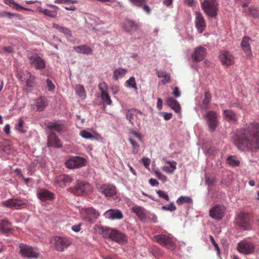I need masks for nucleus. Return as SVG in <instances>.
Segmentation results:
<instances>
[{
	"label": "nucleus",
	"instance_id": "61",
	"mask_svg": "<svg viewBox=\"0 0 259 259\" xmlns=\"http://www.w3.org/2000/svg\"><path fill=\"white\" fill-rule=\"evenodd\" d=\"M152 254L155 257H159L161 255V253L160 250L158 248H155L153 250Z\"/></svg>",
	"mask_w": 259,
	"mask_h": 259
},
{
	"label": "nucleus",
	"instance_id": "15",
	"mask_svg": "<svg viewBox=\"0 0 259 259\" xmlns=\"http://www.w3.org/2000/svg\"><path fill=\"white\" fill-rule=\"evenodd\" d=\"M72 181L73 178L71 176L61 174L55 178L54 185L61 188H64L68 184L71 183Z\"/></svg>",
	"mask_w": 259,
	"mask_h": 259
},
{
	"label": "nucleus",
	"instance_id": "39",
	"mask_svg": "<svg viewBox=\"0 0 259 259\" xmlns=\"http://www.w3.org/2000/svg\"><path fill=\"white\" fill-rule=\"evenodd\" d=\"M76 94L80 97L85 98L86 97V92L82 85L77 84L74 88Z\"/></svg>",
	"mask_w": 259,
	"mask_h": 259
},
{
	"label": "nucleus",
	"instance_id": "14",
	"mask_svg": "<svg viewBox=\"0 0 259 259\" xmlns=\"http://www.w3.org/2000/svg\"><path fill=\"white\" fill-rule=\"evenodd\" d=\"M28 60L31 66L36 69H42L46 67L45 61L37 54L29 57Z\"/></svg>",
	"mask_w": 259,
	"mask_h": 259
},
{
	"label": "nucleus",
	"instance_id": "27",
	"mask_svg": "<svg viewBox=\"0 0 259 259\" xmlns=\"http://www.w3.org/2000/svg\"><path fill=\"white\" fill-rule=\"evenodd\" d=\"M132 211L136 214L142 221H146V210L143 207L135 206L132 208Z\"/></svg>",
	"mask_w": 259,
	"mask_h": 259
},
{
	"label": "nucleus",
	"instance_id": "41",
	"mask_svg": "<svg viewBox=\"0 0 259 259\" xmlns=\"http://www.w3.org/2000/svg\"><path fill=\"white\" fill-rule=\"evenodd\" d=\"M4 3L6 5H9L10 7H12V8L17 11H19L20 10H27L26 9L23 8V7L18 5L17 3L14 2L13 0H4Z\"/></svg>",
	"mask_w": 259,
	"mask_h": 259
},
{
	"label": "nucleus",
	"instance_id": "29",
	"mask_svg": "<svg viewBox=\"0 0 259 259\" xmlns=\"http://www.w3.org/2000/svg\"><path fill=\"white\" fill-rule=\"evenodd\" d=\"M134 6L142 8L147 13L151 12L150 8L146 4V0H130Z\"/></svg>",
	"mask_w": 259,
	"mask_h": 259
},
{
	"label": "nucleus",
	"instance_id": "1",
	"mask_svg": "<svg viewBox=\"0 0 259 259\" xmlns=\"http://www.w3.org/2000/svg\"><path fill=\"white\" fill-rule=\"evenodd\" d=\"M240 150L255 152L259 150V124L251 123L237 130L232 138Z\"/></svg>",
	"mask_w": 259,
	"mask_h": 259
},
{
	"label": "nucleus",
	"instance_id": "54",
	"mask_svg": "<svg viewBox=\"0 0 259 259\" xmlns=\"http://www.w3.org/2000/svg\"><path fill=\"white\" fill-rule=\"evenodd\" d=\"M99 89L101 92V94L107 93V90L108 89L107 85L105 82H101L98 85Z\"/></svg>",
	"mask_w": 259,
	"mask_h": 259
},
{
	"label": "nucleus",
	"instance_id": "56",
	"mask_svg": "<svg viewBox=\"0 0 259 259\" xmlns=\"http://www.w3.org/2000/svg\"><path fill=\"white\" fill-rule=\"evenodd\" d=\"M47 85L50 91H53L55 89V85L53 82L49 78L47 79Z\"/></svg>",
	"mask_w": 259,
	"mask_h": 259
},
{
	"label": "nucleus",
	"instance_id": "17",
	"mask_svg": "<svg viewBox=\"0 0 259 259\" xmlns=\"http://www.w3.org/2000/svg\"><path fill=\"white\" fill-rule=\"evenodd\" d=\"M100 192L103 194L106 197H112L116 195V187L110 184H104L99 189Z\"/></svg>",
	"mask_w": 259,
	"mask_h": 259
},
{
	"label": "nucleus",
	"instance_id": "8",
	"mask_svg": "<svg viewBox=\"0 0 259 259\" xmlns=\"http://www.w3.org/2000/svg\"><path fill=\"white\" fill-rule=\"evenodd\" d=\"M156 242L167 248L174 250L176 247V244L173 239L164 234H158L154 236Z\"/></svg>",
	"mask_w": 259,
	"mask_h": 259
},
{
	"label": "nucleus",
	"instance_id": "5",
	"mask_svg": "<svg viewBox=\"0 0 259 259\" xmlns=\"http://www.w3.org/2000/svg\"><path fill=\"white\" fill-rule=\"evenodd\" d=\"M81 217L86 222L93 223L100 215L93 207L83 208L80 210Z\"/></svg>",
	"mask_w": 259,
	"mask_h": 259
},
{
	"label": "nucleus",
	"instance_id": "59",
	"mask_svg": "<svg viewBox=\"0 0 259 259\" xmlns=\"http://www.w3.org/2000/svg\"><path fill=\"white\" fill-rule=\"evenodd\" d=\"M205 182L207 185H212L216 182V179L215 178L206 177Z\"/></svg>",
	"mask_w": 259,
	"mask_h": 259
},
{
	"label": "nucleus",
	"instance_id": "20",
	"mask_svg": "<svg viewBox=\"0 0 259 259\" xmlns=\"http://www.w3.org/2000/svg\"><path fill=\"white\" fill-rule=\"evenodd\" d=\"M195 24L199 33H202L206 28L205 20L200 12L195 13Z\"/></svg>",
	"mask_w": 259,
	"mask_h": 259
},
{
	"label": "nucleus",
	"instance_id": "35",
	"mask_svg": "<svg viewBox=\"0 0 259 259\" xmlns=\"http://www.w3.org/2000/svg\"><path fill=\"white\" fill-rule=\"evenodd\" d=\"M74 50L78 53L84 54H91L92 53V50L87 45H80L79 46L74 47Z\"/></svg>",
	"mask_w": 259,
	"mask_h": 259
},
{
	"label": "nucleus",
	"instance_id": "50",
	"mask_svg": "<svg viewBox=\"0 0 259 259\" xmlns=\"http://www.w3.org/2000/svg\"><path fill=\"white\" fill-rule=\"evenodd\" d=\"M161 209L163 210H168L173 211L176 210L177 208L173 202H171L168 205H164Z\"/></svg>",
	"mask_w": 259,
	"mask_h": 259
},
{
	"label": "nucleus",
	"instance_id": "33",
	"mask_svg": "<svg viewBox=\"0 0 259 259\" xmlns=\"http://www.w3.org/2000/svg\"><path fill=\"white\" fill-rule=\"evenodd\" d=\"M47 127L51 131H55L58 133L64 132L65 130L64 125L58 122L50 123Z\"/></svg>",
	"mask_w": 259,
	"mask_h": 259
},
{
	"label": "nucleus",
	"instance_id": "43",
	"mask_svg": "<svg viewBox=\"0 0 259 259\" xmlns=\"http://www.w3.org/2000/svg\"><path fill=\"white\" fill-rule=\"evenodd\" d=\"M138 113L142 114V112L136 109H131L127 113L126 117L132 124H133L132 120L134 119V116H136Z\"/></svg>",
	"mask_w": 259,
	"mask_h": 259
},
{
	"label": "nucleus",
	"instance_id": "21",
	"mask_svg": "<svg viewBox=\"0 0 259 259\" xmlns=\"http://www.w3.org/2000/svg\"><path fill=\"white\" fill-rule=\"evenodd\" d=\"M219 59L223 65L230 66L234 62V57L228 51H222L219 55Z\"/></svg>",
	"mask_w": 259,
	"mask_h": 259
},
{
	"label": "nucleus",
	"instance_id": "24",
	"mask_svg": "<svg viewBox=\"0 0 259 259\" xmlns=\"http://www.w3.org/2000/svg\"><path fill=\"white\" fill-rule=\"evenodd\" d=\"M251 41L249 37L245 36L243 38L241 44V48L247 57H250L252 54L250 47Z\"/></svg>",
	"mask_w": 259,
	"mask_h": 259
},
{
	"label": "nucleus",
	"instance_id": "4",
	"mask_svg": "<svg viewBox=\"0 0 259 259\" xmlns=\"http://www.w3.org/2000/svg\"><path fill=\"white\" fill-rule=\"evenodd\" d=\"M67 191L77 196L88 195L92 192V187L89 183L78 180L75 185L68 188Z\"/></svg>",
	"mask_w": 259,
	"mask_h": 259
},
{
	"label": "nucleus",
	"instance_id": "58",
	"mask_svg": "<svg viewBox=\"0 0 259 259\" xmlns=\"http://www.w3.org/2000/svg\"><path fill=\"white\" fill-rule=\"evenodd\" d=\"M209 238H210V240L212 244L214 246V247L215 248V249L217 251L218 253H219V252H220V249H219V247L218 244L215 241V240H214L213 237H212V236L210 235L209 236Z\"/></svg>",
	"mask_w": 259,
	"mask_h": 259
},
{
	"label": "nucleus",
	"instance_id": "3",
	"mask_svg": "<svg viewBox=\"0 0 259 259\" xmlns=\"http://www.w3.org/2000/svg\"><path fill=\"white\" fill-rule=\"evenodd\" d=\"M201 7L205 14L210 18H215L219 12V3L217 0H204Z\"/></svg>",
	"mask_w": 259,
	"mask_h": 259
},
{
	"label": "nucleus",
	"instance_id": "46",
	"mask_svg": "<svg viewBox=\"0 0 259 259\" xmlns=\"http://www.w3.org/2000/svg\"><path fill=\"white\" fill-rule=\"evenodd\" d=\"M228 163L231 166H236L239 164V161L234 156H230L227 158Z\"/></svg>",
	"mask_w": 259,
	"mask_h": 259
},
{
	"label": "nucleus",
	"instance_id": "38",
	"mask_svg": "<svg viewBox=\"0 0 259 259\" xmlns=\"http://www.w3.org/2000/svg\"><path fill=\"white\" fill-rule=\"evenodd\" d=\"M126 69L119 68L114 71L113 78L117 80L118 79V78L122 77L126 73Z\"/></svg>",
	"mask_w": 259,
	"mask_h": 259
},
{
	"label": "nucleus",
	"instance_id": "44",
	"mask_svg": "<svg viewBox=\"0 0 259 259\" xmlns=\"http://www.w3.org/2000/svg\"><path fill=\"white\" fill-rule=\"evenodd\" d=\"M40 12L45 15L51 18H56L57 15V12L56 10H51L47 9H41Z\"/></svg>",
	"mask_w": 259,
	"mask_h": 259
},
{
	"label": "nucleus",
	"instance_id": "57",
	"mask_svg": "<svg viewBox=\"0 0 259 259\" xmlns=\"http://www.w3.org/2000/svg\"><path fill=\"white\" fill-rule=\"evenodd\" d=\"M142 162L146 168H149L151 160L149 158L144 157L142 159Z\"/></svg>",
	"mask_w": 259,
	"mask_h": 259
},
{
	"label": "nucleus",
	"instance_id": "11",
	"mask_svg": "<svg viewBox=\"0 0 259 259\" xmlns=\"http://www.w3.org/2000/svg\"><path fill=\"white\" fill-rule=\"evenodd\" d=\"M19 248L20 253L23 257L36 258L39 255L35 249L29 245L21 243L19 245Z\"/></svg>",
	"mask_w": 259,
	"mask_h": 259
},
{
	"label": "nucleus",
	"instance_id": "31",
	"mask_svg": "<svg viewBox=\"0 0 259 259\" xmlns=\"http://www.w3.org/2000/svg\"><path fill=\"white\" fill-rule=\"evenodd\" d=\"M167 104L170 107L176 112L179 113L181 108L179 103L171 97H169L166 99Z\"/></svg>",
	"mask_w": 259,
	"mask_h": 259
},
{
	"label": "nucleus",
	"instance_id": "10",
	"mask_svg": "<svg viewBox=\"0 0 259 259\" xmlns=\"http://www.w3.org/2000/svg\"><path fill=\"white\" fill-rule=\"evenodd\" d=\"M135 138H136L139 141H142V139L141 135L134 130H130L128 133V140L132 146L133 153L136 154L140 150V145L135 140Z\"/></svg>",
	"mask_w": 259,
	"mask_h": 259
},
{
	"label": "nucleus",
	"instance_id": "18",
	"mask_svg": "<svg viewBox=\"0 0 259 259\" xmlns=\"http://www.w3.org/2000/svg\"><path fill=\"white\" fill-rule=\"evenodd\" d=\"M206 55V49L200 46L196 48L192 55V59L194 62L202 61Z\"/></svg>",
	"mask_w": 259,
	"mask_h": 259
},
{
	"label": "nucleus",
	"instance_id": "28",
	"mask_svg": "<svg viewBox=\"0 0 259 259\" xmlns=\"http://www.w3.org/2000/svg\"><path fill=\"white\" fill-rule=\"evenodd\" d=\"M139 26L134 21L131 20H125L123 23L122 28L126 32L135 31L138 29Z\"/></svg>",
	"mask_w": 259,
	"mask_h": 259
},
{
	"label": "nucleus",
	"instance_id": "32",
	"mask_svg": "<svg viewBox=\"0 0 259 259\" xmlns=\"http://www.w3.org/2000/svg\"><path fill=\"white\" fill-rule=\"evenodd\" d=\"M35 105L37 111H43L48 105V101L46 98L40 97L35 100Z\"/></svg>",
	"mask_w": 259,
	"mask_h": 259
},
{
	"label": "nucleus",
	"instance_id": "37",
	"mask_svg": "<svg viewBox=\"0 0 259 259\" xmlns=\"http://www.w3.org/2000/svg\"><path fill=\"white\" fill-rule=\"evenodd\" d=\"M167 163H168L170 166H164L162 167V170L167 174H171L176 169V166L177 163L175 161H168L167 162Z\"/></svg>",
	"mask_w": 259,
	"mask_h": 259
},
{
	"label": "nucleus",
	"instance_id": "36",
	"mask_svg": "<svg viewBox=\"0 0 259 259\" xmlns=\"http://www.w3.org/2000/svg\"><path fill=\"white\" fill-rule=\"evenodd\" d=\"M223 114L227 121H236L237 120L236 114L232 110H224Z\"/></svg>",
	"mask_w": 259,
	"mask_h": 259
},
{
	"label": "nucleus",
	"instance_id": "34",
	"mask_svg": "<svg viewBox=\"0 0 259 259\" xmlns=\"http://www.w3.org/2000/svg\"><path fill=\"white\" fill-rule=\"evenodd\" d=\"M12 226L11 223H10L7 220H0V232L8 233H9L11 230V227Z\"/></svg>",
	"mask_w": 259,
	"mask_h": 259
},
{
	"label": "nucleus",
	"instance_id": "25",
	"mask_svg": "<svg viewBox=\"0 0 259 259\" xmlns=\"http://www.w3.org/2000/svg\"><path fill=\"white\" fill-rule=\"evenodd\" d=\"M47 144L49 147L54 148H61L62 147L60 140L53 132H52L49 136Z\"/></svg>",
	"mask_w": 259,
	"mask_h": 259
},
{
	"label": "nucleus",
	"instance_id": "48",
	"mask_svg": "<svg viewBox=\"0 0 259 259\" xmlns=\"http://www.w3.org/2000/svg\"><path fill=\"white\" fill-rule=\"evenodd\" d=\"M101 99L103 100L104 103H106L107 105H111L112 103V101L110 99V97L109 94L107 93L101 94Z\"/></svg>",
	"mask_w": 259,
	"mask_h": 259
},
{
	"label": "nucleus",
	"instance_id": "23",
	"mask_svg": "<svg viewBox=\"0 0 259 259\" xmlns=\"http://www.w3.org/2000/svg\"><path fill=\"white\" fill-rule=\"evenodd\" d=\"M3 204L10 208H17L25 205V202L21 199L12 198L4 201Z\"/></svg>",
	"mask_w": 259,
	"mask_h": 259
},
{
	"label": "nucleus",
	"instance_id": "62",
	"mask_svg": "<svg viewBox=\"0 0 259 259\" xmlns=\"http://www.w3.org/2000/svg\"><path fill=\"white\" fill-rule=\"evenodd\" d=\"M172 94L173 96L176 98L179 97L181 95V93L178 87H175L173 89V92Z\"/></svg>",
	"mask_w": 259,
	"mask_h": 259
},
{
	"label": "nucleus",
	"instance_id": "53",
	"mask_svg": "<svg viewBox=\"0 0 259 259\" xmlns=\"http://www.w3.org/2000/svg\"><path fill=\"white\" fill-rule=\"evenodd\" d=\"M154 174L156 177L162 182H165L167 180V177L159 170H155Z\"/></svg>",
	"mask_w": 259,
	"mask_h": 259
},
{
	"label": "nucleus",
	"instance_id": "55",
	"mask_svg": "<svg viewBox=\"0 0 259 259\" xmlns=\"http://www.w3.org/2000/svg\"><path fill=\"white\" fill-rule=\"evenodd\" d=\"M157 193L160 197L163 198L166 201H168L169 197L168 195L162 190H158L157 191Z\"/></svg>",
	"mask_w": 259,
	"mask_h": 259
},
{
	"label": "nucleus",
	"instance_id": "47",
	"mask_svg": "<svg viewBox=\"0 0 259 259\" xmlns=\"http://www.w3.org/2000/svg\"><path fill=\"white\" fill-rule=\"evenodd\" d=\"M60 32L64 34V35L66 36L67 38L70 41L74 40L73 37L71 34V32L69 29L63 27Z\"/></svg>",
	"mask_w": 259,
	"mask_h": 259
},
{
	"label": "nucleus",
	"instance_id": "40",
	"mask_svg": "<svg viewBox=\"0 0 259 259\" xmlns=\"http://www.w3.org/2000/svg\"><path fill=\"white\" fill-rule=\"evenodd\" d=\"M193 200L192 198L188 196H182L180 197L177 200V203L179 205H182L184 203H188V204H191L192 203Z\"/></svg>",
	"mask_w": 259,
	"mask_h": 259
},
{
	"label": "nucleus",
	"instance_id": "60",
	"mask_svg": "<svg viewBox=\"0 0 259 259\" xmlns=\"http://www.w3.org/2000/svg\"><path fill=\"white\" fill-rule=\"evenodd\" d=\"M163 80L161 81L162 84H165L170 82V75L169 73H167L166 75L163 77Z\"/></svg>",
	"mask_w": 259,
	"mask_h": 259
},
{
	"label": "nucleus",
	"instance_id": "42",
	"mask_svg": "<svg viewBox=\"0 0 259 259\" xmlns=\"http://www.w3.org/2000/svg\"><path fill=\"white\" fill-rule=\"evenodd\" d=\"M211 99V96L210 93L206 92L204 94V98L202 101L203 108L206 109L208 108V105Z\"/></svg>",
	"mask_w": 259,
	"mask_h": 259
},
{
	"label": "nucleus",
	"instance_id": "26",
	"mask_svg": "<svg viewBox=\"0 0 259 259\" xmlns=\"http://www.w3.org/2000/svg\"><path fill=\"white\" fill-rule=\"evenodd\" d=\"M104 215L106 218L111 220L121 219L123 218V215L120 211L112 209L106 211Z\"/></svg>",
	"mask_w": 259,
	"mask_h": 259
},
{
	"label": "nucleus",
	"instance_id": "16",
	"mask_svg": "<svg viewBox=\"0 0 259 259\" xmlns=\"http://www.w3.org/2000/svg\"><path fill=\"white\" fill-rule=\"evenodd\" d=\"M54 241L55 243V248L57 250L59 251H63L65 248L68 247L71 243L68 239L60 236L55 237Z\"/></svg>",
	"mask_w": 259,
	"mask_h": 259
},
{
	"label": "nucleus",
	"instance_id": "6",
	"mask_svg": "<svg viewBox=\"0 0 259 259\" xmlns=\"http://www.w3.org/2000/svg\"><path fill=\"white\" fill-rule=\"evenodd\" d=\"M251 222L249 214L244 211L240 212L236 218V224L242 230L248 229Z\"/></svg>",
	"mask_w": 259,
	"mask_h": 259
},
{
	"label": "nucleus",
	"instance_id": "52",
	"mask_svg": "<svg viewBox=\"0 0 259 259\" xmlns=\"http://www.w3.org/2000/svg\"><path fill=\"white\" fill-rule=\"evenodd\" d=\"M80 135L85 139H92L94 138V136L91 133L85 130L80 131Z\"/></svg>",
	"mask_w": 259,
	"mask_h": 259
},
{
	"label": "nucleus",
	"instance_id": "9",
	"mask_svg": "<svg viewBox=\"0 0 259 259\" xmlns=\"http://www.w3.org/2000/svg\"><path fill=\"white\" fill-rule=\"evenodd\" d=\"M209 131L213 132L219 124L218 114L214 111H209L204 116Z\"/></svg>",
	"mask_w": 259,
	"mask_h": 259
},
{
	"label": "nucleus",
	"instance_id": "19",
	"mask_svg": "<svg viewBox=\"0 0 259 259\" xmlns=\"http://www.w3.org/2000/svg\"><path fill=\"white\" fill-rule=\"evenodd\" d=\"M25 77L24 79H26L25 84L24 86V90L26 92H29L31 90V89L33 88L35 85V76L31 74V73L28 71H25L23 73Z\"/></svg>",
	"mask_w": 259,
	"mask_h": 259
},
{
	"label": "nucleus",
	"instance_id": "51",
	"mask_svg": "<svg viewBox=\"0 0 259 259\" xmlns=\"http://www.w3.org/2000/svg\"><path fill=\"white\" fill-rule=\"evenodd\" d=\"M249 15L254 18H257L259 17V12L255 8H250L249 9Z\"/></svg>",
	"mask_w": 259,
	"mask_h": 259
},
{
	"label": "nucleus",
	"instance_id": "64",
	"mask_svg": "<svg viewBox=\"0 0 259 259\" xmlns=\"http://www.w3.org/2000/svg\"><path fill=\"white\" fill-rule=\"evenodd\" d=\"M149 182L150 184L152 186H157L159 184L158 182L156 180L154 179H150L149 181Z\"/></svg>",
	"mask_w": 259,
	"mask_h": 259
},
{
	"label": "nucleus",
	"instance_id": "12",
	"mask_svg": "<svg viewBox=\"0 0 259 259\" xmlns=\"http://www.w3.org/2000/svg\"><path fill=\"white\" fill-rule=\"evenodd\" d=\"M255 249L254 245L250 242L243 240L238 244V251L244 254H249L253 252Z\"/></svg>",
	"mask_w": 259,
	"mask_h": 259
},
{
	"label": "nucleus",
	"instance_id": "63",
	"mask_svg": "<svg viewBox=\"0 0 259 259\" xmlns=\"http://www.w3.org/2000/svg\"><path fill=\"white\" fill-rule=\"evenodd\" d=\"M167 73L165 71H157V76L159 78L164 77Z\"/></svg>",
	"mask_w": 259,
	"mask_h": 259
},
{
	"label": "nucleus",
	"instance_id": "13",
	"mask_svg": "<svg viewBox=\"0 0 259 259\" xmlns=\"http://www.w3.org/2000/svg\"><path fill=\"white\" fill-rule=\"evenodd\" d=\"M226 211V208L223 205H217L212 207L209 210V215L215 220H221L224 217Z\"/></svg>",
	"mask_w": 259,
	"mask_h": 259
},
{
	"label": "nucleus",
	"instance_id": "30",
	"mask_svg": "<svg viewBox=\"0 0 259 259\" xmlns=\"http://www.w3.org/2000/svg\"><path fill=\"white\" fill-rule=\"evenodd\" d=\"M38 197L42 201L51 200L54 198V195L47 190H40L37 194Z\"/></svg>",
	"mask_w": 259,
	"mask_h": 259
},
{
	"label": "nucleus",
	"instance_id": "49",
	"mask_svg": "<svg viewBox=\"0 0 259 259\" xmlns=\"http://www.w3.org/2000/svg\"><path fill=\"white\" fill-rule=\"evenodd\" d=\"M126 84L127 87L131 88H134L137 89L136 83L135 81V79L133 77H131L129 79L126 80Z\"/></svg>",
	"mask_w": 259,
	"mask_h": 259
},
{
	"label": "nucleus",
	"instance_id": "22",
	"mask_svg": "<svg viewBox=\"0 0 259 259\" xmlns=\"http://www.w3.org/2000/svg\"><path fill=\"white\" fill-rule=\"evenodd\" d=\"M12 152V145L10 141L5 140L0 142V154L5 156Z\"/></svg>",
	"mask_w": 259,
	"mask_h": 259
},
{
	"label": "nucleus",
	"instance_id": "45",
	"mask_svg": "<svg viewBox=\"0 0 259 259\" xmlns=\"http://www.w3.org/2000/svg\"><path fill=\"white\" fill-rule=\"evenodd\" d=\"M24 121L21 118L18 119V123L15 125V128L19 133H25L26 131L24 129Z\"/></svg>",
	"mask_w": 259,
	"mask_h": 259
},
{
	"label": "nucleus",
	"instance_id": "7",
	"mask_svg": "<svg viewBox=\"0 0 259 259\" xmlns=\"http://www.w3.org/2000/svg\"><path fill=\"white\" fill-rule=\"evenodd\" d=\"M87 160L80 156H71L66 161V167L70 169L79 168L86 165Z\"/></svg>",
	"mask_w": 259,
	"mask_h": 259
},
{
	"label": "nucleus",
	"instance_id": "2",
	"mask_svg": "<svg viewBox=\"0 0 259 259\" xmlns=\"http://www.w3.org/2000/svg\"><path fill=\"white\" fill-rule=\"evenodd\" d=\"M99 229L101 231V234L105 238L109 237L111 240L121 244L125 243L127 241V237L124 234L116 230L103 227Z\"/></svg>",
	"mask_w": 259,
	"mask_h": 259
}]
</instances>
